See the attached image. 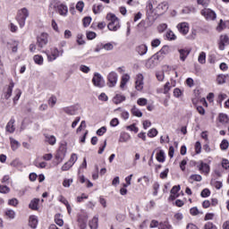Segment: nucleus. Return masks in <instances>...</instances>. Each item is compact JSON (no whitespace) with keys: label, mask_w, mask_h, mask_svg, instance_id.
<instances>
[{"label":"nucleus","mask_w":229,"mask_h":229,"mask_svg":"<svg viewBox=\"0 0 229 229\" xmlns=\"http://www.w3.org/2000/svg\"><path fill=\"white\" fill-rule=\"evenodd\" d=\"M49 17H51V26L55 31H58V24L56 23V15H58V2L52 1L48 9Z\"/></svg>","instance_id":"f257e3e1"},{"label":"nucleus","mask_w":229,"mask_h":229,"mask_svg":"<svg viewBox=\"0 0 229 229\" xmlns=\"http://www.w3.org/2000/svg\"><path fill=\"white\" fill-rule=\"evenodd\" d=\"M30 17V11L27 8L23 7L18 11L16 21L20 25V28H24L26 26V19Z\"/></svg>","instance_id":"f03ea898"},{"label":"nucleus","mask_w":229,"mask_h":229,"mask_svg":"<svg viewBox=\"0 0 229 229\" xmlns=\"http://www.w3.org/2000/svg\"><path fill=\"white\" fill-rule=\"evenodd\" d=\"M107 17H110V22L107 25L109 31H117L119 28H121V25H119V18L115 16V14L109 13L107 14Z\"/></svg>","instance_id":"7ed1b4c3"},{"label":"nucleus","mask_w":229,"mask_h":229,"mask_svg":"<svg viewBox=\"0 0 229 229\" xmlns=\"http://www.w3.org/2000/svg\"><path fill=\"white\" fill-rule=\"evenodd\" d=\"M92 83L95 87L103 89L105 87V79H103V76L99 72H95L92 78Z\"/></svg>","instance_id":"20e7f679"},{"label":"nucleus","mask_w":229,"mask_h":229,"mask_svg":"<svg viewBox=\"0 0 229 229\" xmlns=\"http://www.w3.org/2000/svg\"><path fill=\"white\" fill-rule=\"evenodd\" d=\"M200 13L205 17L206 21H216L217 14L211 9H203L200 11Z\"/></svg>","instance_id":"39448f33"},{"label":"nucleus","mask_w":229,"mask_h":229,"mask_svg":"<svg viewBox=\"0 0 229 229\" xmlns=\"http://www.w3.org/2000/svg\"><path fill=\"white\" fill-rule=\"evenodd\" d=\"M47 37H48V35L46 32H43L40 34V36H38V38H37L38 47L42 49V48L46 47V46H47V42H48Z\"/></svg>","instance_id":"423d86ee"},{"label":"nucleus","mask_w":229,"mask_h":229,"mask_svg":"<svg viewBox=\"0 0 229 229\" xmlns=\"http://www.w3.org/2000/svg\"><path fill=\"white\" fill-rule=\"evenodd\" d=\"M162 61L160 57H155V55H152L149 59L146 61L145 67L147 69H153L156 65H158V62Z\"/></svg>","instance_id":"0eeeda50"},{"label":"nucleus","mask_w":229,"mask_h":229,"mask_svg":"<svg viewBox=\"0 0 229 229\" xmlns=\"http://www.w3.org/2000/svg\"><path fill=\"white\" fill-rule=\"evenodd\" d=\"M117 80H118V75L117 72H111L108 75H107V85L110 88H114L115 87V85H117Z\"/></svg>","instance_id":"6e6552de"},{"label":"nucleus","mask_w":229,"mask_h":229,"mask_svg":"<svg viewBox=\"0 0 229 229\" xmlns=\"http://www.w3.org/2000/svg\"><path fill=\"white\" fill-rule=\"evenodd\" d=\"M225 46H229V37L226 34L220 36L218 48L220 49V51H225Z\"/></svg>","instance_id":"1a4fd4ad"},{"label":"nucleus","mask_w":229,"mask_h":229,"mask_svg":"<svg viewBox=\"0 0 229 229\" xmlns=\"http://www.w3.org/2000/svg\"><path fill=\"white\" fill-rule=\"evenodd\" d=\"M177 30L181 35H187V33H189V23L183 21L177 24Z\"/></svg>","instance_id":"9d476101"},{"label":"nucleus","mask_w":229,"mask_h":229,"mask_svg":"<svg viewBox=\"0 0 229 229\" xmlns=\"http://www.w3.org/2000/svg\"><path fill=\"white\" fill-rule=\"evenodd\" d=\"M169 53V46L165 45L157 53L154 55V58H160L161 60H164V55H167Z\"/></svg>","instance_id":"9b49d317"},{"label":"nucleus","mask_w":229,"mask_h":229,"mask_svg":"<svg viewBox=\"0 0 229 229\" xmlns=\"http://www.w3.org/2000/svg\"><path fill=\"white\" fill-rule=\"evenodd\" d=\"M197 167L200 173H205V174H208V173H210V165L203 161H199Z\"/></svg>","instance_id":"f8f14e48"},{"label":"nucleus","mask_w":229,"mask_h":229,"mask_svg":"<svg viewBox=\"0 0 229 229\" xmlns=\"http://www.w3.org/2000/svg\"><path fill=\"white\" fill-rule=\"evenodd\" d=\"M15 118L12 117L5 126V131L13 133L15 131Z\"/></svg>","instance_id":"ddd939ff"},{"label":"nucleus","mask_w":229,"mask_h":229,"mask_svg":"<svg viewBox=\"0 0 229 229\" xmlns=\"http://www.w3.org/2000/svg\"><path fill=\"white\" fill-rule=\"evenodd\" d=\"M178 53L180 55V60L182 62H185V60H187V56L191 55V50L188 48H180L178 49Z\"/></svg>","instance_id":"4468645a"},{"label":"nucleus","mask_w":229,"mask_h":229,"mask_svg":"<svg viewBox=\"0 0 229 229\" xmlns=\"http://www.w3.org/2000/svg\"><path fill=\"white\" fill-rule=\"evenodd\" d=\"M13 87H15V83L13 82V81H12L9 83L6 91L4 93V99H9V98H12V94H13Z\"/></svg>","instance_id":"2eb2a0df"},{"label":"nucleus","mask_w":229,"mask_h":229,"mask_svg":"<svg viewBox=\"0 0 229 229\" xmlns=\"http://www.w3.org/2000/svg\"><path fill=\"white\" fill-rule=\"evenodd\" d=\"M38 225V218L35 215H31L29 217V226L32 229H36L37 226Z\"/></svg>","instance_id":"dca6fc26"},{"label":"nucleus","mask_w":229,"mask_h":229,"mask_svg":"<svg viewBox=\"0 0 229 229\" xmlns=\"http://www.w3.org/2000/svg\"><path fill=\"white\" fill-rule=\"evenodd\" d=\"M123 101H126V97L124 95L116 94L113 98L114 105H121Z\"/></svg>","instance_id":"f3484780"},{"label":"nucleus","mask_w":229,"mask_h":229,"mask_svg":"<svg viewBox=\"0 0 229 229\" xmlns=\"http://www.w3.org/2000/svg\"><path fill=\"white\" fill-rule=\"evenodd\" d=\"M9 140H10V144H11V149H13V151H17V149H19V148H21V143L17 140L10 137Z\"/></svg>","instance_id":"a211bd4d"},{"label":"nucleus","mask_w":229,"mask_h":229,"mask_svg":"<svg viewBox=\"0 0 229 229\" xmlns=\"http://www.w3.org/2000/svg\"><path fill=\"white\" fill-rule=\"evenodd\" d=\"M58 13L63 17H66L67 13H69V8L67 5L62 4L58 6Z\"/></svg>","instance_id":"6ab92c4d"},{"label":"nucleus","mask_w":229,"mask_h":229,"mask_svg":"<svg viewBox=\"0 0 229 229\" xmlns=\"http://www.w3.org/2000/svg\"><path fill=\"white\" fill-rule=\"evenodd\" d=\"M38 203H40V199H33L29 204V208L30 210H38Z\"/></svg>","instance_id":"aec40b11"},{"label":"nucleus","mask_w":229,"mask_h":229,"mask_svg":"<svg viewBox=\"0 0 229 229\" xmlns=\"http://www.w3.org/2000/svg\"><path fill=\"white\" fill-rule=\"evenodd\" d=\"M77 223L79 224V226L81 228H85V226L87 225V219H85V216H83L82 215H78L77 216Z\"/></svg>","instance_id":"412c9836"},{"label":"nucleus","mask_w":229,"mask_h":229,"mask_svg":"<svg viewBox=\"0 0 229 229\" xmlns=\"http://www.w3.org/2000/svg\"><path fill=\"white\" fill-rule=\"evenodd\" d=\"M136 51L140 55V56H144V55L148 53V47L146 45H140L136 47Z\"/></svg>","instance_id":"4be33fe9"},{"label":"nucleus","mask_w":229,"mask_h":229,"mask_svg":"<svg viewBox=\"0 0 229 229\" xmlns=\"http://www.w3.org/2000/svg\"><path fill=\"white\" fill-rule=\"evenodd\" d=\"M156 158L157 162H160V163L165 162V152H164L163 149L159 150L156 155Z\"/></svg>","instance_id":"5701e85b"},{"label":"nucleus","mask_w":229,"mask_h":229,"mask_svg":"<svg viewBox=\"0 0 229 229\" xmlns=\"http://www.w3.org/2000/svg\"><path fill=\"white\" fill-rule=\"evenodd\" d=\"M131 139V136L128 132H122L120 134L119 142H128Z\"/></svg>","instance_id":"b1692460"},{"label":"nucleus","mask_w":229,"mask_h":229,"mask_svg":"<svg viewBox=\"0 0 229 229\" xmlns=\"http://www.w3.org/2000/svg\"><path fill=\"white\" fill-rule=\"evenodd\" d=\"M138 78H141V80L135 81V89L136 90H142V89H144V81H142L144 77L142 76V74H140L138 75Z\"/></svg>","instance_id":"393cba45"},{"label":"nucleus","mask_w":229,"mask_h":229,"mask_svg":"<svg viewBox=\"0 0 229 229\" xmlns=\"http://www.w3.org/2000/svg\"><path fill=\"white\" fill-rule=\"evenodd\" d=\"M128 81H130V75L128 73H125L124 75L122 76L120 88L124 89Z\"/></svg>","instance_id":"a878e982"},{"label":"nucleus","mask_w":229,"mask_h":229,"mask_svg":"<svg viewBox=\"0 0 229 229\" xmlns=\"http://www.w3.org/2000/svg\"><path fill=\"white\" fill-rule=\"evenodd\" d=\"M219 123H222V124H228L229 123V117L226 114H219L218 115Z\"/></svg>","instance_id":"bb28decb"},{"label":"nucleus","mask_w":229,"mask_h":229,"mask_svg":"<svg viewBox=\"0 0 229 229\" xmlns=\"http://www.w3.org/2000/svg\"><path fill=\"white\" fill-rule=\"evenodd\" d=\"M59 201L61 203H63L64 205H65L66 208H67V212L69 214V216H71V212H72V208H71V204H69V201L67 200V199L64 198V197H61L59 199Z\"/></svg>","instance_id":"cd10ccee"},{"label":"nucleus","mask_w":229,"mask_h":229,"mask_svg":"<svg viewBox=\"0 0 229 229\" xmlns=\"http://www.w3.org/2000/svg\"><path fill=\"white\" fill-rule=\"evenodd\" d=\"M131 113L135 117H142V111L137 108V106H132V108L131 109Z\"/></svg>","instance_id":"c85d7f7f"},{"label":"nucleus","mask_w":229,"mask_h":229,"mask_svg":"<svg viewBox=\"0 0 229 229\" xmlns=\"http://www.w3.org/2000/svg\"><path fill=\"white\" fill-rule=\"evenodd\" d=\"M165 37H166L167 40H169V41L176 40V38H177L176 34H174V32H173V30H168L166 31Z\"/></svg>","instance_id":"c756f323"},{"label":"nucleus","mask_w":229,"mask_h":229,"mask_svg":"<svg viewBox=\"0 0 229 229\" xmlns=\"http://www.w3.org/2000/svg\"><path fill=\"white\" fill-rule=\"evenodd\" d=\"M105 7L103 6V4H99L96 6V4L93 5L92 10H93V13H95V15H98V13H101V12H103V9Z\"/></svg>","instance_id":"7c9ffc66"},{"label":"nucleus","mask_w":229,"mask_h":229,"mask_svg":"<svg viewBox=\"0 0 229 229\" xmlns=\"http://www.w3.org/2000/svg\"><path fill=\"white\" fill-rule=\"evenodd\" d=\"M210 184L213 187H216L217 191L223 187V182L221 181H216V179H211Z\"/></svg>","instance_id":"2f4dec72"},{"label":"nucleus","mask_w":229,"mask_h":229,"mask_svg":"<svg viewBox=\"0 0 229 229\" xmlns=\"http://www.w3.org/2000/svg\"><path fill=\"white\" fill-rule=\"evenodd\" d=\"M56 52L55 53H47V60L48 62H55V60H56L57 56H58V50H55Z\"/></svg>","instance_id":"473e14b6"},{"label":"nucleus","mask_w":229,"mask_h":229,"mask_svg":"<svg viewBox=\"0 0 229 229\" xmlns=\"http://www.w3.org/2000/svg\"><path fill=\"white\" fill-rule=\"evenodd\" d=\"M98 221L99 218H98V216H94L92 218V220L89 222V226L91 229H98Z\"/></svg>","instance_id":"72a5a7b5"},{"label":"nucleus","mask_w":229,"mask_h":229,"mask_svg":"<svg viewBox=\"0 0 229 229\" xmlns=\"http://www.w3.org/2000/svg\"><path fill=\"white\" fill-rule=\"evenodd\" d=\"M33 60L37 65H43L44 64V57L40 55H34Z\"/></svg>","instance_id":"f704fd0d"},{"label":"nucleus","mask_w":229,"mask_h":229,"mask_svg":"<svg viewBox=\"0 0 229 229\" xmlns=\"http://www.w3.org/2000/svg\"><path fill=\"white\" fill-rule=\"evenodd\" d=\"M198 62L201 64H206L207 62V54L205 52H201L199 55V57H198Z\"/></svg>","instance_id":"c9c22d12"},{"label":"nucleus","mask_w":229,"mask_h":229,"mask_svg":"<svg viewBox=\"0 0 229 229\" xmlns=\"http://www.w3.org/2000/svg\"><path fill=\"white\" fill-rule=\"evenodd\" d=\"M65 153H67V147L65 145H62L59 148V156L58 159H62V157H65Z\"/></svg>","instance_id":"e433bc0d"},{"label":"nucleus","mask_w":229,"mask_h":229,"mask_svg":"<svg viewBox=\"0 0 229 229\" xmlns=\"http://www.w3.org/2000/svg\"><path fill=\"white\" fill-rule=\"evenodd\" d=\"M64 112H65V114L68 115H76V109L73 106L65 107Z\"/></svg>","instance_id":"4c0bfd02"},{"label":"nucleus","mask_w":229,"mask_h":229,"mask_svg":"<svg viewBox=\"0 0 229 229\" xmlns=\"http://www.w3.org/2000/svg\"><path fill=\"white\" fill-rule=\"evenodd\" d=\"M46 142H48V144L54 146V144H56V138L53 135L46 136Z\"/></svg>","instance_id":"58836bf2"},{"label":"nucleus","mask_w":229,"mask_h":229,"mask_svg":"<svg viewBox=\"0 0 229 229\" xmlns=\"http://www.w3.org/2000/svg\"><path fill=\"white\" fill-rule=\"evenodd\" d=\"M216 81L218 85H223L224 83H226V75L219 74L216 78Z\"/></svg>","instance_id":"ea45409f"},{"label":"nucleus","mask_w":229,"mask_h":229,"mask_svg":"<svg viewBox=\"0 0 229 229\" xmlns=\"http://www.w3.org/2000/svg\"><path fill=\"white\" fill-rule=\"evenodd\" d=\"M82 22H83L84 28H89V26H90V23L92 22V17L90 16L84 17L82 20Z\"/></svg>","instance_id":"a19ab883"},{"label":"nucleus","mask_w":229,"mask_h":229,"mask_svg":"<svg viewBox=\"0 0 229 229\" xmlns=\"http://www.w3.org/2000/svg\"><path fill=\"white\" fill-rule=\"evenodd\" d=\"M4 216L9 217V219H15V212L13 209H6L4 211Z\"/></svg>","instance_id":"79ce46f5"},{"label":"nucleus","mask_w":229,"mask_h":229,"mask_svg":"<svg viewBox=\"0 0 229 229\" xmlns=\"http://www.w3.org/2000/svg\"><path fill=\"white\" fill-rule=\"evenodd\" d=\"M189 180H192V182H201V180H203V177L199 174H191ZM192 182H190V183H192Z\"/></svg>","instance_id":"37998d69"},{"label":"nucleus","mask_w":229,"mask_h":229,"mask_svg":"<svg viewBox=\"0 0 229 229\" xmlns=\"http://www.w3.org/2000/svg\"><path fill=\"white\" fill-rule=\"evenodd\" d=\"M157 1L155 0H148L147 3V12H149L150 13H153V4H155Z\"/></svg>","instance_id":"c03bdc74"},{"label":"nucleus","mask_w":229,"mask_h":229,"mask_svg":"<svg viewBox=\"0 0 229 229\" xmlns=\"http://www.w3.org/2000/svg\"><path fill=\"white\" fill-rule=\"evenodd\" d=\"M157 10H162V12H167L169 5L167 4V2H164V3L159 4L157 6Z\"/></svg>","instance_id":"a18cd8bd"},{"label":"nucleus","mask_w":229,"mask_h":229,"mask_svg":"<svg viewBox=\"0 0 229 229\" xmlns=\"http://www.w3.org/2000/svg\"><path fill=\"white\" fill-rule=\"evenodd\" d=\"M103 48L105 51H114V44L112 42L103 43Z\"/></svg>","instance_id":"49530a36"},{"label":"nucleus","mask_w":229,"mask_h":229,"mask_svg":"<svg viewBox=\"0 0 229 229\" xmlns=\"http://www.w3.org/2000/svg\"><path fill=\"white\" fill-rule=\"evenodd\" d=\"M10 207H17L19 205V199L17 198L10 199L7 202Z\"/></svg>","instance_id":"de8ad7c7"},{"label":"nucleus","mask_w":229,"mask_h":229,"mask_svg":"<svg viewBox=\"0 0 229 229\" xmlns=\"http://www.w3.org/2000/svg\"><path fill=\"white\" fill-rule=\"evenodd\" d=\"M159 229H173V225L167 222H161L159 224Z\"/></svg>","instance_id":"09e8293b"},{"label":"nucleus","mask_w":229,"mask_h":229,"mask_svg":"<svg viewBox=\"0 0 229 229\" xmlns=\"http://www.w3.org/2000/svg\"><path fill=\"white\" fill-rule=\"evenodd\" d=\"M229 147L228 140H223L220 143V148L222 151H226V148Z\"/></svg>","instance_id":"8fccbe9b"},{"label":"nucleus","mask_w":229,"mask_h":229,"mask_svg":"<svg viewBox=\"0 0 229 229\" xmlns=\"http://www.w3.org/2000/svg\"><path fill=\"white\" fill-rule=\"evenodd\" d=\"M157 135H158V131L155 128L150 129L148 132V137H149L150 139H153V137H157Z\"/></svg>","instance_id":"3c124183"},{"label":"nucleus","mask_w":229,"mask_h":229,"mask_svg":"<svg viewBox=\"0 0 229 229\" xmlns=\"http://www.w3.org/2000/svg\"><path fill=\"white\" fill-rule=\"evenodd\" d=\"M68 162L71 164V165L76 164V162H78V155L76 153H72Z\"/></svg>","instance_id":"603ef678"},{"label":"nucleus","mask_w":229,"mask_h":229,"mask_svg":"<svg viewBox=\"0 0 229 229\" xmlns=\"http://www.w3.org/2000/svg\"><path fill=\"white\" fill-rule=\"evenodd\" d=\"M10 192V187L6 185L0 184V193L1 194H8Z\"/></svg>","instance_id":"864d4df0"},{"label":"nucleus","mask_w":229,"mask_h":229,"mask_svg":"<svg viewBox=\"0 0 229 229\" xmlns=\"http://www.w3.org/2000/svg\"><path fill=\"white\" fill-rule=\"evenodd\" d=\"M182 189V186L180 184L173 186V188L170 191L171 194L178 195V192H180V190Z\"/></svg>","instance_id":"5fc2aeb1"},{"label":"nucleus","mask_w":229,"mask_h":229,"mask_svg":"<svg viewBox=\"0 0 229 229\" xmlns=\"http://www.w3.org/2000/svg\"><path fill=\"white\" fill-rule=\"evenodd\" d=\"M75 8H76V10H78V12H80V13L83 12V8H85V3H83V1H79V2L76 4Z\"/></svg>","instance_id":"6e6d98bb"},{"label":"nucleus","mask_w":229,"mask_h":229,"mask_svg":"<svg viewBox=\"0 0 229 229\" xmlns=\"http://www.w3.org/2000/svg\"><path fill=\"white\" fill-rule=\"evenodd\" d=\"M158 189H160V183L158 182H154L153 184V196H158Z\"/></svg>","instance_id":"4d7b16f0"},{"label":"nucleus","mask_w":229,"mask_h":229,"mask_svg":"<svg viewBox=\"0 0 229 229\" xmlns=\"http://www.w3.org/2000/svg\"><path fill=\"white\" fill-rule=\"evenodd\" d=\"M80 71L81 72H84V74H89V72H90V67L85 65V64H81L80 66Z\"/></svg>","instance_id":"13d9d810"},{"label":"nucleus","mask_w":229,"mask_h":229,"mask_svg":"<svg viewBox=\"0 0 229 229\" xmlns=\"http://www.w3.org/2000/svg\"><path fill=\"white\" fill-rule=\"evenodd\" d=\"M167 30V24L166 23H161L157 26V31L158 33H164Z\"/></svg>","instance_id":"bf43d9fd"},{"label":"nucleus","mask_w":229,"mask_h":229,"mask_svg":"<svg viewBox=\"0 0 229 229\" xmlns=\"http://www.w3.org/2000/svg\"><path fill=\"white\" fill-rule=\"evenodd\" d=\"M137 104L139 105V106H146V105H148V99L140 98L137 100Z\"/></svg>","instance_id":"052dcab7"},{"label":"nucleus","mask_w":229,"mask_h":229,"mask_svg":"<svg viewBox=\"0 0 229 229\" xmlns=\"http://www.w3.org/2000/svg\"><path fill=\"white\" fill-rule=\"evenodd\" d=\"M200 196L201 198H208V196H210V190L208 188H205L204 190L201 191Z\"/></svg>","instance_id":"680f3d73"},{"label":"nucleus","mask_w":229,"mask_h":229,"mask_svg":"<svg viewBox=\"0 0 229 229\" xmlns=\"http://www.w3.org/2000/svg\"><path fill=\"white\" fill-rule=\"evenodd\" d=\"M98 35L94 31H89L86 33L88 40H94Z\"/></svg>","instance_id":"e2e57ef3"},{"label":"nucleus","mask_w":229,"mask_h":229,"mask_svg":"<svg viewBox=\"0 0 229 229\" xmlns=\"http://www.w3.org/2000/svg\"><path fill=\"white\" fill-rule=\"evenodd\" d=\"M204 229H217V226H216V225H214L212 222H207L204 225Z\"/></svg>","instance_id":"0e129e2a"},{"label":"nucleus","mask_w":229,"mask_h":229,"mask_svg":"<svg viewBox=\"0 0 229 229\" xmlns=\"http://www.w3.org/2000/svg\"><path fill=\"white\" fill-rule=\"evenodd\" d=\"M126 129L130 130V131H134V133H139V127H136L135 123L127 126Z\"/></svg>","instance_id":"69168bd1"},{"label":"nucleus","mask_w":229,"mask_h":229,"mask_svg":"<svg viewBox=\"0 0 229 229\" xmlns=\"http://www.w3.org/2000/svg\"><path fill=\"white\" fill-rule=\"evenodd\" d=\"M195 153L196 155H199L201 153V142L196 141L195 143Z\"/></svg>","instance_id":"338daca9"},{"label":"nucleus","mask_w":229,"mask_h":229,"mask_svg":"<svg viewBox=\"0 0 229 229\" xmlns=\"http://www.w3.org/2000/svg\"><path fill=\"white\" fill-rule=\"evenodd\" d=\"M162 43V41H160V39L158 38H155L151 41V46L153 47H158V46H160V44Z\"/></svg>","instance_id":"774afa93"}]
</instances>
